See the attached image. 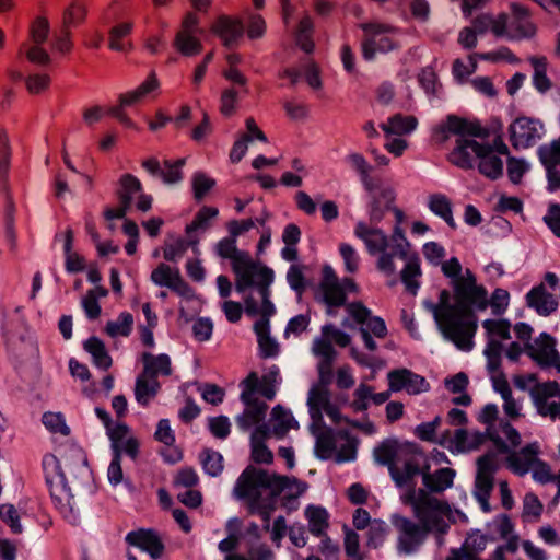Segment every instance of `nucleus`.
<instances>
[{"label":"nucleus","instance_id":"obj_9","mask_svg":"<svg viewBox=\"0 0 560 560\" xmlns=\"http://www.w3.org/2000/svg\"><path fill=\"white\" fill-rule=\"evenodd\" d=\"M242 472H244L246 481L254 480L262 491H266L276 501L280 494H283L287 500L296 499L306 490V485L294 477L271 474L254 466L246 467Z\"/></svg>","mask_w":560,"mask_h":560},{"label":"nucleus","instance_id":"obj_37","mask_svg":"<svg viewBox=\"0 0 560 560\" xmlns=\"http://www.w3.org/2000/svg\"><path fill=\"white\" fill-rule=\"evenodd\" d=\"M307 520L308 530L316 537H323L329 528V513L326 509L316 505H308L304 512Z\"/></svg>","mask_w":560,"mask_h":560},{"label":"nucleus","instance_id":"obj_47","mask_svg":"<svg viewBox=\"0 0 560 560\" xmlns=\"http://www.w3.org/2000/svg\"><path fill=\"white\" fill-rule=\"evenodd\" d=\"M313 30L314 23L312 18L307 14L304 15L298 25L296 42L305 52H311L314 49V42L312 39Z\"/></svg>","mask_w":560,"mask_h":560},{"label":"nucleus","instance_id":"obj_61","mask_svg":"<svg viewBox=\"0 0 560 560\" xmlns=\"http://www.w3.org/2000/svg\"><path fill=\"white\" fill-rule=\"evenodd\" d=\"M354 399L351 407L355 412L365 411L369 407V400L372 396V386L360 384L353 393Z\"/></svg>","mask_w":560,"mask_h":560},{"label":"nucleus","instance_id":"obj_25","mask_svg":"<svg viewBox=\"0 0 560 560\" xmlns=\"http://www.w3.org/2000/svg\"><path fill=\"white\" fill-rule=\"evenodd\" d=\"M538 155L547 172L549 189H559L560 173L557 167L560 164V139L553 140L549 145H541Z\"/></svg>","mask_w":560,"mask_h":560},{"label":"nucleus","instance_id":"obj_44","mask_svg":"<svg viewBox=\"0 0 560 560\" xmlns=\"http://www.w3.org/2000/svg\"><path fill=\"white\" fill-rule=\"evenodd\" d=\"M133 327V316L129 312H122L117 319L108 320L104 332L110 338L128 337Z\"/></svg>","mask_w":560,"mask_h":560},{"label":"nucleus","instance_id":"obj_28","mask_svg":"<svg viewBox=\"0 0 560 560\" xmlns=\"http://www.w3.org/2000/svg\"><path fill=\"white\" fill-rule=\"evenodd\" d=\"M540 452L538 443H530L520 451H514L506 457L508 467L515 474L523 476L528 472L538 459Z\"/></svg>","mask_w":560,"mask_h":560},{"label":"nucleus","instance_id":"obj_22","mask_svg":"<svg viewBox=\"0 0 560 560\" xmlns=\"http://www.w3.org/2000/svg\"><path fill=\"white\" fill-rule=\"evenodd\" d=\"M125 541L132 547L149 553L152 559H160L164 553V544L154 529L139 528L129 532Z\"/></svg>","mask_w":560,"mask_h":560},{"label":"nucleus","instance_id":"obj_19","mask_svg":"<svg viewBox=\"0 0 560 560\" xmlns=\"http://www.w3.org/2000/svg\"><path fill=\"white\" fill-rule=\"evenodd\" d=\"M556 345L557 342L553 337L542 332L534 342L525 345V352L541 368L555 365L560 369Z\"/></svg>","mask_w":560,"mask_h":560},{"label":"nucleus","instance_id":"obj_1","mask_svg":"<svg viewBox=\"0 0 560 560\" xmlns=\"http://www.w3.org/2000/svg\"><path fill=\"white\" fill-rule=\"evenodd\" d=\"M375 460L388 467L395 483L408 492L415 490V478L422 476L424 487L434 493L451 488L455 477L452 468H440L430 472V464L421 450L413 443H400L396 440H386L374 450Z\"/></svg>","mask_w":560,"mask_h":560},{"label":"nucleus","instance_id":"obj_6","mask_svg":"<svg viewBox=\"0 0 560 560\" xmlns=\"http://www.w3.org/2000/svg\"><path fill=\"white\" fill-rule=\"evenodd\" d=\"M450 299V292L442 290L439 303L433 308L434 319L445 339L452 341L459 350L470 351L478 326L464 322L458 303L451 304Z\"/></svg>","mask_w":560,"mask_h":560},{"label":"nucleus","instance_id":"obj_63","mask_svg":"<svg viewBox=\"0 0 560 560\" xmlns=\"http://www.w3.org/2000/svg\"><path fill=\"white\" fill-rule=\"evenodd\" d=\"M238 93L234 89H225L220 98V112L222 115L230 117L236 110Z\"/></svg>","mask_w":560,"mask_h":560},{"label":"nucleus","instance_id":"obj_8","mask_svg":"<svg viewBox=\"0 0 560 560\" xmlns=\"http://www.w3.org/2000/svg\"><path fill=\"white\" fill-rule=\"evenodd\" d=\"M108 12L115 21L108 30V48L119 52L131 51L133 49L131 34L136 13L132 0H114Z\"/></svg>","mask_w":560,"mask_h":560},{"label":"nucleus","instance_id":"obj_12","mask_svg":"<svg viewBox=\"0 0 560 560\" xmlns=\"http://www.w3.org/2000/svg\"><path fill=\"white\" fill-rule=\"evenodd\" d=\"M43 468L45 471L46 483L56 508L61 513L70 511L72 509V494L66 485L63 474L60 471L57 457L52 454L45 455L43 458Z\"/></svg>","mask_w":560,"mask_h":560},{"label":"nucleus","instance_id":"obj_31","mask_svg":"<svg viewBox=\"0 0 560 560\" xmlns=\"http://www.w3.org/2000/svg\"><path fill=\"white\" fill-rule=\"evenodd\" d=\"M141 361L143 364L141 373L150 378L159 380V377H167L173 373L171 358L165 353L143 352Z\"/></svg>","mask_w":560,"mask_h":560},{"label":"nucleus","instance_id":"obj_35","mask_svg":"<svg viewBox=\"0 0 560 560\" xmlns=\"http://www.w3.org/2000/svg\"><path fill=\"white\" fill-rule=\"evenodd\" d=\"M161 390L159 380H153L140 373L136 378L135 398L142 407H148L150 401L156 397Z\"/></svg>","mask_w":560,"mask_h":560},{"label":"nucleus","instance_id":"obj_33","mask_svg":"<svg viewBox=\"0 0 560 560\" xmlns=\"http://www.w3.org/2000/svg\"><path fill=\"white\" fill-rule=\"evenodd\" d=\"M370 203V221L373 224H378L385 217L386 212L390 210L392 205L395 202L396 195L392 188H378Z\"/></svg>","mask_w":560,"mask_h":560},{"label":"nucleus","instance_id":"obj_10","mask_svg":"<svg viewBox=\"0 0 560 560\" xmlns=\"http://www.w3.org/2000/svg\"><path fill=\"white\" fill-rule=\"evenodd\" d=\"M363 32L361 51L365 60L374 59L376 52H388L400 47L396 36L399 28L380 21L360 24Z\"/></svg>","mask_w":560,"mask_h":560},{"label":"nucleus","instance_id":"obj_56","mask_svg":"<svg viewBox=\"0 0 560 560\" xmlns=\"http://www.w3.org/2000/svg\"><path fill=\"white\" fill-rule=\"evenodd\" d=\"M185 159H178L174 162L164 161L165 170L161 172V178L165 184H176L183 179L182 167L185 165Z\"/></svg>","mask_w":560,"mask_h":560},{"label":"nucleus","instance_id":"obj_14","mask_svg":"<svg viewBox=\"0 0 560 560\" xmlns=\"http://www.w3.org/2000/svg\"><path fill=\"white\" fill-rule=\"evenodd\" d=\"M232 269L236 276V290L244 292L252 285L259 288L269 287L273 280V272L268 267H257L247 254L242 259L236 260L232 265Z\"/></svg>","mask_w":560,"mask_h":560},{"label":"nucleus","instance_id":"obj_7","mask_svg":"<svg viewBox=\"0 0 560 560\" xmlns=\"http://www.w3.org/2000/svg\"><path fill=\"white\" fill-rule=\"evenodd\" d=\"M454 301L458 303L464 322L477 324L474 307L483 311L488 306V292L477 283V278L470 269H466L460 278L452 281Z\"/></svg>","mask_w":560,"mask_h":560},{"label":"nucleus","instance_id":"obj_34","mask_svg":"<svg viewBox=\"0 0 560 560\" xmlns=\"http://www.w3.org/2000/svg\"><path fill=\"white\" fill-rule=\"evenodd\" d=\"M348 161L351 166L359 173L361 182L369 192L372 194L382 186V179L370 174L372 166L368 163L362 154L352 153L348 156Z\"/></svg>","mask_w":560,"mask_h":560},{"label":"nucleus","instance_id":"obj_32","mask_svg":"<svg viewBox=\"0 0 560 560\" xmlns=\"http://www.w3.org/2000/svg\"><path fill=\"white\" fill-rule=\"evenodd\" d=\"M160 82L156 78V74L151 72L137 89L121 93L118 97V103H120L121 106L127 107L141 104L145 97L153 91L158 90Z\"/></svg>","mask_w":560,"mask_h":560},{"label":"nucleus","instance_id":"obj_46","mask_svg":"<svg viewBox=\"0 0 560 560\" xmlns=\"http://www.w3.org/2000/svg\"><path fill=\"white\" fill-rule=\"evenodd\" d=\"M429 208L433 213L441 217L452 229L455 228L451 201L445 195H431L429 198Z\"/></svg>","mask_w":560,"mask_h":560},{"label":"nucleus","instance_id":"obj_15","mask_svg":"<svg viewBox=\"0 0 560 560\" xmlns=\"http://www.w3.org/2000/svg\"><path fill=\"white\" fill-rule=\"evenodd\" d=\"M497 470V458L488 453L477 459V475L475 480V495L485 512L490 511L489 499L493 490V475Z\"/></svg>","mask_w":560,"mask_h":560},{"label":"nucleus","instance_id":"obj_54","mask_svg":"<svg viewBox=\"0 0 560 560\" xmlns=\"http://www.w3.org/2000/svg\"><path fill=\"white\" fill-rule=\"evenodd\" d=\"M482 327L487 331L488 339L494 336L502 340H509L511 338V324L506 319H486L482 322Z\"/></svg>","mask_w":560,"mask_h":560},{"label":"nucleus","instance_id":"obj_20","mask_svg":"<svg viewBox=\"0 0 560 560\" xmlns=\"http://www.w3.org/2000/svg\"><path fill=\"white\" fill-rule=\"evenodd\" d=\"M512 15L502 14L505 21L503 37L509 39H522L535 34V26L530 21L528 10L513 3Z\"/></svg>","mask_w":560,"mask_h":560},{"label":"nucleus","instance_id":"obj_29","mask_svg":"<svg viewBox=\"0 0 560 560\" xmlns=\"http://www.w3.org/2000/svg\"><path fill=\"white\" fill-rule=\"evenodd\" d=\"M478 170L480 174L483 176L494 180L502 176L503 174V161L502 159L493 153V148L490 144L481 143V145H476Z\"/></svg>","mask_w":560,"mask_h":560},{"label":"nucleus","instance_id":"obj_21","mask_svg":"<svg viewBox=\"0 0 560 560\" xmlns=\"http://www.w3.org/2000/svg\"><path fill=\"white\" fill-rule=\"evenodd\" d=\"M151 280L160 287H167L180 296L189 298L192 295L191 287L183 279L179 270L173 269L167 264H159L151 272Z\"/></svg>","mask_w":560,"mask_h":560},{"label":"nucleus","instance_id":"obj_4","mask_svg":"<svg viewBox=\"0 0 560 560\" xmlns=\"http://www.w3.org/2000/svg\"><path fill=\"white\" fill-rule=\"evenodd\" d=\"M279 370L272 368L268 373L259 378L256 372H250L241 383L240 399L244 405L243 412L236 418L240 429L246 431L254 425L261 423L268 410V405L261 400L258 395L266 400H273L277 392Z\"/></svg>","mask_w":560,"mask_h":560},{"label":"nucleus","instance_id":"obj_36","mask_svg":"<svg viewBox=\"0 0 560 560\" xmlns=\"http://www.w3.org/2000/svg\"><path fill=\"white\" fill-rule=\"evenodd\" d=\"M270 422L272 427L271 433L278 439L284 438L290 429L299 427L291 412L281 405L273 407Z\"/></svg>","mask_w":560,"mask_h":560},{"label":"nucleus","instance_id":"obj_23","mask_svg":"<svg viewBox=\"0 0 560 560\" xmlns=\"http://www.w3.org/2000/svg\"><path fill=\"white\" fill-rule=\"evenodd\" d=\"M346 311L357 324H365V329L374 337L383 339L387 336L385 322L378 316H372L371 311L362 302L348 303Z\"/></svg>","mask_w":560,"mask_h":560},{"label":"nucleus","instance_id":"obj_17","mask_svg":"<svg viewBox=\"0 0 560 560\" xmlns=\"http://www.w3.org/2000/svg\"><path fill=\"white\" fill-rule=\"evenodd\" d=\"M559 395L560 385L556 381L537 383L530 390L537 412L551 419L560 416V404L555 400Z\"/></svg>","mask_w":560,"mask_h":560},{"label":"nucleus","instance_id":"obj_64","mask_svg":"<svg viewBox=\"0 0 560 560\" xmlns=\"http://www.w3.org/2000/svg\"><path fill=\"white\" fill-rule=\"evenodd\" d=\"M25 84L31 94H39L49 88L50 77L46 73L32 74L27 77Z\"/></svg>","mask_w":560,"mask_h":560},{"label":"nucleus","instance_id":"obj_45","mask_svg":"<svg viewBox=\"0 0 560 560\" xmlns=\"http://www.w3.org/2000/svg\"><path fill=\"white\" fill-rule=\"evenodd\" d=\"M310 415L313 420H322V411L329 407L328 392L322 387L316 386L310 390L308 395Z\"/></svg>","mask_w":560,"mask_h":560},{"label":"nucleus","instance_id":"obj_16","mask_svg":"<svg viewBox=\"0 0 560 560\" xmlns=\"http://www.w3.org/2000/svg\"><path fill=\"white\" fill-rule=\"evenodd\" d=\"M510 142L515 149H526L536 144L544 135L542 124L530 117H517L509 127Z\"/></svg>","mask_w":560,"mask_h":560},{"label":"nucleus","instance_id":"obj_27","mask_svg":"<svg viewBox=\"0 0 560 560\" xmlns=\"http://www.w3.org/2000/svg\"><path fill=\"white\" fill-rule=\"evenodd\" d=\"M211 32L221 39L224 46L231 47L237 44L243 36L244 25L240 19L221 15L212 24Z\"/></svg>","mask_w":560,"mask_h":560},{"label":"nucleus","instance_id":"obj_60","mask_svg":"<svg viewBox=\"0 0 560 560\" xmlns=\"http://www.w3.org/2000/svg\"><path fill=\"white\" fill-rule=\"evenodd\" d=\"M215 180L203 173H196L192 177V190L196 200L200 201L214 187Z\"/></svg>","mask_w":560,"mask_h":560},{"label":"nucleus","instance_id":"obj_30","mask_svg":"<svg viewBox=\"0 0 560 560\" xmlns=\"http://www.w3.org/2000/svg\"><path fill=\"white\" fill-rule=\"evenodd\" d=\"M488 538L486 535L476 532L469 534L460 548L450 550L451 560H480V555L487 547Z\"/></svg>","mask_w":560,"mask_h":560},{"label":"nucleus","instance_id":"obj_39","mask_svg":"<svg viewBox=\"0 0 560 560\" xmlns=\"http://www.w3.org/2000/svg\"><path fill=\"white\" fill-rule=\"evenodd\" d=\"M418 120L415 116L395 114L388 118L387 122L382 124L381 128L386 135H407L416 129Z\"/></svg>","mask_w":560,"mask_h":560},{"label":"nucleus","instance_id":"obj_26","mask_svg":"<svg viewBox=\"0 0 560 560\" xmlns=\"http://www.w3.org/2000/svg\"><path fill=\"white\" fill-rule=\"evenodd\" d=\"M114 453L127 454L136 458L139 450V442L135 436L129 435V428L126 423H117L107 429Z\"/></svg>","mask_w":560,"mask_h":560},{"label":"nucleus","instance_id":"obj_57","mask_svg":"<svg viewBox=\"0 0 560 560\" xmlns=\"http://www.w3.org/2000/svg\"><path fill=\"white\" fill-rule=\"evenodd\" d=\"M42 44H22L20 48V52L25 54L28 61L37 65H48L50 62V57L47 51L40 46Z\"/></svg>","mask_w":560,"mask_h":560},{"label":"nucleus","instance_id":"obj_51","mask_svg":"<svg viewBox=\"0 0 560 560\" xmlns=\"http://www.w3.org/2000/svg\"><path fill=\"white\" fill-rule=\"evenodd\" d=\"M50 26L45 16L35 18L28 27V37L32 44H44L49 35Z\"/></svg>","mask_w":560,"mask_h":560},{"label":"nucleus","instance_id":"obj_18","mask_svg":"<svg viewBox=\"0 0 560 560\" xmlns=\"http://www.w3.org/2000/svg\"><path fill=\"white\" fill-rule=\"evenodd\" d=\"M546 284L555 290L558 284V277L552 272H548L545 276V282L534 287L526 295L527 305L536 310L540 315H549L558 307L557 299L547 291Z\"/></svg>","mask_w":560,"mask_h":560},{"label":"nucleus","instance_id":"obj_58","mask_svg":"<svg viewBox=\"0 0 560 560\" xmlns=\"http://www.w3.org/2000/svg\"><path fill=\"white\" fill-rule=\"evenodd\" d=\"M420 275L421 270L417 259H409L401 270V281L412 293H416V290L419 287V283L415 279Z\"/></svg>","mask_w":560,"mask_h":560},{"label":"nucleus","instance_id":"obj_42","mask_svg":"<svg viewBox=\"0 0 560 560\" xmlns=\"http://www.w3.org/2000/svg\"><path fill=\"white\" fill-rule=\"evenodd\" d=\"M504 27L505 21L502 14L497 18H492L489 14H481L476 16L472 21V28L479 34H485L490 31L497 37H503Z\"/></svg>","mask_w":560,"mask_h":560},{"label":"nucleus","instance_id":"obj_3","mask_svg":"<svg viewBox=\"0 0 560 560\" xmlns=\"http://www.w3.org/2000/svg\"><path fill=\"white\" fill-rule=\"evenodd\" d=\"M389 211L394 213L396 220L390 236L362 221L354 226V235L365 244L368 253L371 256L378 255L376 268L385 276H393L396 272L395 258L407 260L411 247L401 226L406 219L404 211L394 203Z\"/></svg>","mask_w":560,"mask_h":560},{"label":"nucleus","instance_id":"obj_50","mask_svg":"<svg viewBox=\"0 0 560 560\" xmlns=\"http://www.w3.org/2000/svg\"><path fill=\"white\" fill-rule=\"evenodd\" d=\"M215 252L218 256L224 259H230L232 265L236 262V260L242 259L247 255L246 252L240 250L236 246V238L231 235L222 238L215 246Z\"/></svg>","mask_w":560,"mask_h":560},{"label":"nucleus","instance_id":"obj_53","mask_svg":"<svg viewBox=\"0 0 560 560\" xmlns=\"http://www.w3.org/2000/svg\"><path fill=\"white\" fill-rule=\"evenodd\" d=\"M203 469L211 476H218L223 470V457L219 452L205 450L200 454Z\"/></svg>","mask_w":560,"mask_h":560},{"label":"nucleus","instance_id":"obj_62","mask_svg":"<svg viewBox=\"0 0 560 560\" xmlns=\"http://www.w3.org/2000/svg\"><path fill=\"white\" fill-rule=\"evenodd\" d=\"M510 294L504 289H495L488 300V305H490L491 311L494 315H501L505 312L509 306Z\"/></svg>","mask_w":560,"mask_h":560},{"label":"nucleus","instance_id":"obj_2","mask_svg":"<svg viewBox=\"0 0 560 560\" xmlns=\"http://www.w3.org/2000/svg\"><path fill=\"white\" fill-rule=\"evenodd\" d=\"M404 502L412 506L419 523L402 516L395 520L399 551L404 553L417 551L429 533L435 534L441 542L443 535L450 528L446 522L451 512L448 504L432 497L423 489L418 491L411 489L404 497Z\"/></svg>","mask_w":560,"mask_h":560},{"label":"nucleus","instance_id":"obj_59","mask_svg":"<svg viewBox=\"0 0 560 560\" xmlns=\"http://www.w3.org/2000/svg\"><path fill=\"white\" fill-rule=\"evenodd\" d=\"M44 425L52 433L69 435L70 429L66 424L65 417L59 412H45L43 415Z\"/></svg>","mask_w":560,"mask_h":560},{"label":"nucleus","instance_id":"obj_13","mask_svg":"<svg viewBox=\"0 0 560 560\" xmlns=\"http://www.w3.org/2000/svg\"><path fill=\"white\" fill-rule=\"evenodd\" d=\"M316 300L325 304L328 315H332L337 308L348 305L346 304L347 294L345 288L341 287L335 270L328 265H325L322 269Z\"/></svg>","mask_w":560,"mask_h":560},{"label":"nucleus","instance_id":"obj_43","mask_svg":"<svg viewBox=\"0 0 560 560\" xmlns=\"http://www.w3.org/2000/svg\"><path fill=\"white\" fill-rule=\"evenodd\" d=\"M316 438L315 454L320 459H329L336 453V439L332 430L324 429L318 432L313 431Z\"/></svg>","mask_w":560,"mask_h":560},{"label":"nucleus","instance_id":"obj_55","mask_svg":"<svg viewBox=\"0 0 560 560\" xmlns=\"http://www.w3.org/2000/svg\"><path fill=\"white\" fill-rule=\"evenodd\" d=\"M197 243V240L177 238L165 246L163 256L167 261H176L185 255L189 246H196Z\"/></svg>","mask_w":560,"mask_h":560},{"label":"nucleus","instance_id":"obj_38","mask_svg":"<svg viewBox=\"0 0 560 560\" xmlns=\"http://www.w3.org/2000/svg\"><path fill=\"white\" fill-rule=\"evenodd\" d=\"M83 349L91 354L92 362L96 368L107 371L112 366L113 359L100 338L90 337L83 342Z\"/></svg>","mask_w":560,"mask_h":560},{"label":"nucleus","instance_id":"obj_49","mask_svg":"<svg viewBox=\"0 0 560 560\" xmlns=\"http://www.w3.org/2000/svg\"><path fill=\"white\" fill-rule=\"evenodd\" d=\"M534 68V85L539 92H546L551 88V82L546 75L547 72V58L546 57H532L529 59Z\"/></svg>","mask_w":560,"mask_h":560},{"label":"nucleus","instance_id":"obj_24","mask_svg":"<svg viewBox=\"0 0 560 560\" xmlns=\"http://www.w3.org/2000/svg\"><path fill=\"white\" fill-rule=\"evenodd\" d=\"M389 388L394 392L405 389L410 395L425 392L429 387L425 378L407 369L394 370L388 373Z\"/></svg>","mask_w":560,"mask_h":560},{"label":"nucleus","instance_id":"obj_40","mask_svg":"<svg viewBox=\"0 0 560 560\" xmlns=\"http://www.w3.org/2000/svg\"><path fill=\"white\" fill-rule=\"evenodd\" d=\"M173 46L180 55L185 57H194L202 51V43L197 34L178 32L173 40Z\"/></svg>","mask_w":560,"mask_h":560},{"label":"nucleus","instance_id":"obj_5","mask_svg":"<svg viewBox=\"0 0 560 560\" xmlns=\"http://www.w3.org/2000/svg\"><path fill=\"white\" fill-rule=\"evenodd\" d=\"M451 135L458 136V138L447 160L463 170L472 168V154L475 158L477 156L476 145H481V143L476 140L467 139L466 136L486 137L487 130L476 120L448 115L446 120L434 129L432 140L434 143L442 145L450 139Z\"/></svg>","mask_w":560,"mask_h":560},{"label":"nucleus","instance_id":"obj_48","mask_svg":"<svg viewBox=\"0 0 560 560\" xmlns=\"http://www.w3.org/2000/svg\"><path fill=\"white\" fill-rule=\"evenodd\" d=\"M219 214V210L215 207L203 206L196 213L190 224L186 226V233L190 234L198 230H207L210 228V221L215 219Z\"/></svg>","mask_w":560,"mask_h":560},{"label":"nucleus","instance_id":"obj_52","mask_svg":"<svg viewBox=\"0 0 560 560\" xmlns=\"http://www.w3.org/2000/svg\"><path fill=\"white\" fill-rule=\"evenodd\" d=\"M86 9L84 4L79 1H73L63 12L62 26L68 28L77 26L84 21Z\"/></svg>","mask_w":560,"mask_h":560},{"label":"nucleus","instance_id":"obj_41","mask_svg":"<svg viewBox=\"0 0 560 560\" xmlns=\"http://www.w3.org/2000/svg\"><path fill=\"white\" fill-rule=\"evenodd\" d=\"M140 192H142V184L136 176L124 174L119 178V188L117 189L119 203L130 207L135 195Z\"/></svg>","mask_w":560,"mask_h":560},{"label":"nucleus","instance_id":"obj_11","mask_svg":"<svg viewBox=\"0 0 560 560\" xmlns=\"http://www.w3.org/2000/svg\"><path fill=\"white\" fill-rule=\"evenodd\" d=\"M234 495L244 501L250 514H258L266 530L270 527V517L277 508V501L270 497L266 491H262L254 480L246 481L244 472L240 475L234 487Z\"/></svg>","mask_w":560,"mask_h":560}]
</instances>
